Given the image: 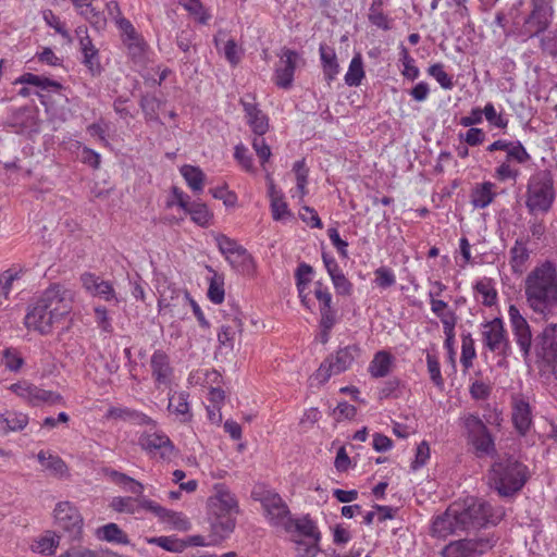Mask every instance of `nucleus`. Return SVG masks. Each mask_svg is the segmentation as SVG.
Masks as SVG:
<instances>
[{
    "mask_svg": "<svg viewBox=\"0 0 557 557\" xmlns=\"http://www.w3.org/2000/svg\"><path fill=\"white\" fill-rule=\"evenodd\" d=\"M71 310V300L65 297V290L59 285H52L28 304L24 324L28 330L48 335L54 323L65 318Z\"/></svg>",
    "mask_w": 557,
    "mask_h": 557,
    "instance_id": "nucleus-1",
    "label": "nucleus"
},
{
    "mask_svg": "<svg viewBox=\"0 0 557 557\" xmlns=\"http://www.w3.org/2000/svg\"><path fill=\"white\" fill-rule=\"evenodd\" d=\"M528 306L547 320L557 307V265L545 260L536 265L524 280Z\"/></svg>",
    "mask_w": 557,
    "mask_h": 557,
    "instance_id": "nucleus-2",
    "label": "nucleus"
},
{
    "mask_svg": "<svg viewBox=\"0 0 557 557\" xmlns=\"http://www.w3.org/2000/svg\"><path fill=\"white\" fill-rule=\"evenodd\" d=\"M488 469V485L499 497L515 498L530 480V471L527 465L512 455H496Z\"/></svg>",
    "mask_w": 557,
    "mask_h": 557,
    "instance_id": "nucleus-3",
    "label": "nucleus"
},
{
    "mask_svg": "<svg viewBox=\"0 0 557 557\" xmlns=\"http://www.w3.org/2000/svg\"><path fill=\"white\" fill-rule=\"evenodd\" d=\"M453 504L461 532L480 529L487 524L496 525L506 515L503 507L493 508L490 503L475 497H467L462 503Z\"/></svg>",
    "mask_w": 557,
    "mask_h": 557,
    "instance_id": "nucleus-4",
    "label": "nucleus"
},
{
    "mask_svg": "<svg viewBox=\"0 0 557 557\" xmlns=\"http://www.w3.org/2000/svg\"><path fill=\"white\" fill-rule=\"evenodd\" d=\"M525 207L530 214L548 212L555 200L554 178L549 170L532 174L527 185Z\"/></svg>",
    "mask_w": 557,
    "mask_h": 557,
    "instance_id": "nucleus-5",
    "label": "nucleus"
},
{
    "mask_svg": "<svg viewBox=\"0 0 557 557\" xmlns=\"http://www.w3.org/2000/svg\"><path fill=\"white\" fill-rule=\"evenodd\" d=\"M461 420L467 441L473 446L475 456L494 458L497 455L495 440L481 418L476 413H468Z\"/></svg>",
    "mask_w": 557,
    "mask_h": 557,
    "instance_id": "nucleus-6",
    "label": "nucleus"
},
{
    "mask_svg": "<svg viewBox=\"0 0 557 557\" xmlns=\"http://www.w3.org/2000/svg\"><path fill=\"white\" fill-rule=\"evenodd\" d=\"M497 541L498 537L494 533L454 541L444 547L443 557H481L491 550Z\"/></svg>",
    "mask_w": 557,
    "mask_h": 557,
    "instance_id": "nucleus-7",
    "label": "nucleus"
},
{
    "mask_svg": "<svg viewBox=\"0 0 557 557\" xmlns=\"http://www.w3.org/2000/svg\"><path fill=\"white\" fill-rule=\"evenodd\" d=\"M512 334L517 345L520 348L523 361L527 366L531 364V351L534 347V339L531 327L524 317L515 305L509 306L508 310Z\"/></svg>",
    "mask_w": 557,
    "mask_h": 557,
    "instance_id": "nucleus-8",
    "label": "nucleus"
},
{
    "mask_svg": "<svg viewBox=\"0 0 557 557\" xmlns=\"http://www.w3.org/2000/svg\"><path fill=\"white\" fill-rule=\"evenodd\" d=\"M59 529L69 534L71 540H78L83 532V517L71 502H59L53 510Z\"/></svg>",
    "mask_w": 557,
    "mask_h": 557,
    "instance_id": "nucleus-9",
    "label": "nucleus"
},
{
    "mask_svg": "<svg viewBox=\"0 0 557 557\" xmlns=\"http://www.w3.org/2000/svg\"><path fill=\"white\" fill-rule=\"evenodd\" d=\"M534 352L539 361L548 367L557 364V324L549 323L534 338Z\"/></svg>",
    "mask_w": 557,
    "mask_h": 557,
    "instance_id": "nucleus-10",
    "label": "nucleus"
},
{
    "mask_svg": "<svg viewBox=\"0 0 557 557\" xmlns=\"http://www.w3.org/2000/svg\"><path fill=\"white\" fill-rule=\"evenodd\" d=\"M138 445L149 455L159 454L161 459H170L175 453V446L163 432H143Z\"/></svg>",
    "mask_w": 557,
    "mask_h": 557,
    "instance_id": "nucleus-11",
    "label": "nucleus"
},
{
    "mask_svg": "<svg viewBox=\"0 0 557 557\" xmlns=\"http://www.w3.org/2000/svg\"><path fill=\"white\" fill-rule=\"evenodd\" d=\"M299 60V53L295 50L283 48L280 61L274 73V83L277 87L288 89L294 82V74Z\"/></svg>",
    "mask_w": 557,
    "mask_h": 557,
    "instance_id": "nucleus-12",
    "label": "nucleus"
},
{
    "mask_svg": "<svg viewBox=\"0 0 557 557\" xmlns=\"http://www.w3.org/2000/svg\"><path fill=\"white\" fill-rule=\"evenodd\" d=\"M141 508L154 513L162 522L170 523L175 530L189 531L191 529L190 521L182 512L166 509L151 499L143 498L139 500Z\"/></svg>",
    "mask_w": 557,
    "mask_h": 557,
    "instance_id": "nucleus-13",
    "label": "nucleus"
},
{
    "mask_svg": "<svg viewBox=\"0 0 557 557\" xmlns=\"http://www.w3.org/2000/svg\"><path fill=\"white\" fill-rule=\"evenodd\" d=\"M215 240L219 250L223 256H225L231 265H235L236 261L233 259V256H236L237 258H240L239 265L243 268V270H247L252 267L253 259L251 255L245 247L238 245L235 239L230 238L224 234H219L215 237Z\"/></svg>",
    "mask_w": 557,
    "mask_h": 557,
    "instance_id": "nucleus-14",
    "label": "nucleus"
},
{
    "mask_svg": "<svg viewBox=\"0 0 557 557\" xmlns=\"http://www.w3.org/2000/svg\"><path fill=\"white\" fill-rule=\"evenodd\" d=\"M458 524L456 508L454 504H450L444 512L433 518L431 535L437 539H445L448 535L458 534L461 532Z\"/></svg>",
    "mask_w": 557,
    "mask_h": 557,
    "instance_id": "nucleus-15",
    "label": "nucleus"
},
{
    "mask_svg": "<svg viewBox=\"0 0 557 557\" xmlns=\"http://www.w3.org/2000/svg\"><path fill=\"white\" fill-rule=\"evenodd\" d=\"M151 374L158 386H169L172 382L174 369L171 366L169 355L161 349L153 351L150 358Z\"/></svg>",
    "mask_w": 557,
    "mask_h": 557,
    "instance_id": "nucleus-16",
    "label": "nucleus"
},
{
    "mask_svg": "<svg viewBox=\"0 0 557 557\" xmlns=\"http://www.w3.org/2000/svg\"><path fill=\"white\" fill-rule=\"evenodd\" d=\"M226 317L230 319L231 323L223 324L218 334L219 343L227 347L230 349L234 348L235 334L243 332V313L240 312L238 306H231L230 311L226 313Z\"/></svg>",
    "mask_w": 557,
    "mask_h": 557,
    "instance_id": "nucleus-17",
    "label": "nucleus"
},
{
    "mask_svg": "<svg viewBox=\"0 0 557 557\" xmlns=\"http://www.w3.org/2000/svg\"><path fill=\"white\" fill-rule=\"evenodd\" d=\"M189 296L190 294L187 290L169 285L162 292L158 300L159 311L162 309H169L173 315H178L180 311L176 309L180 307L186 308L188 306Z\"/></svg>",
    "mask_w": 557,
    "mask_h": 557,
    "instance_id": "nucleus-18",
    "label": "nucleus"
},
{
    "mask_svg": "<svg viewBox=\"0 0 557 557\" xmlns=\"http://www.w3.org/2000/svg\"><path fill=\"white\" fill-rule=\"evenodd\" d=\"M240 104L247 117V123L257 136H263L269 131V119L253 101L240 99Z\"/></svg>",
    "mask_w": 557,
    "mask_h": 557,
    "instance_id": "nucleus-19",
    "label": "nucleus"
},
{
    "mask_svg": "<svg viewBox=\"0 0 557 557\" xmlns=\"http://www.w3.org/2000/svg\"><path fill=\"white\" fill-rule=\"evenodd\" d=\"M483 342L484 345L493 352L498 350L502 344L508 338L507 331L504 327L503 320L495 318L483 324Z\"/></svg>",
    "mask_w": 557,
    "mask_h": 557,
    "instance_id": "nucleus-20",
    "label": "nucleus"
},
{
    "mask_svg": "<svg viewBox=\"0 0 557 557\" xmlns=\"http://www.w3.org/2000/svg\"><path fill=\"white\" fill-rule=\"evenodd\" d=\"M5 125L15 128L16 133H22L26 129H34L37 126V116L34 109L24 106L12 110Z\"/></svg>",
    "mask_w": 557,
    "mask_h": 557,
    "instance_id": "nucleus-21",
    "label": "nucleus"
},
{
    "mask_svg": "<svg viewBox=\"0 0 557 557\" xmlns=\"http://www.w3.org/2000/svg\"><path fill=\"white\" fill-rule=\"evenodd\" d=\"M361 349L358 345L352 344L339 348L335 355H331L326 359L331 363L333 372L339 374L348 370L352 362L360 356Z\"/></svg>",
    "mask_w": 557,
    "mask_h": 557,
    "instance_id": "nucleus-22",
    "label": "nucleus"
},
{
    "mask_svg": "<svg viewBox=\"0 0 557 557\" xmlns=\"http://www.w3.org/2000/svg\"><path fill=\"white\" fill-rule=\"evenodd\" d=\"M236 525V519L232 516L218 515L216 519L211 523L208 545L216 546L226 540Z\"/></svg>",
    "mask_w": 557,
    "mask_h": 557,
    "instance_id": "nucleus-23",
    "label": "nucleus"
},
{
    "mask_svg": "<svg viewBox=\"0 0 557 557\" xmlns=\"http://www.w3.org/2000/svg\"><path fill=\"white\" fill-rule=\"evenodd\" d=\"M107 418L129 421L137 425H149L151 430L157 428V422L141 411L127 407H110L107 411Z\"/></svg>",
    "mask_w": 557,
    "mask_h": 557,
    "instance_id": "nucleus-24",
    "label": "nucleus"
},
{
    "mask_svg": "<svg viewBox=\"0 0 557 557\" xmlns=\"http://www.w3.org/2000/svg\"><path fill=\"white\" fill-rule=\"evenodd\" d=\"M262 506L275 525L289 515V509L277 493H270L261 500Z\"/></svg>",
    "mask_w": 557,
    "mask_h": 557,
    "instance_id": "nucleus-25",
    "label": "nucleus"
},
{
    "mask_svg": "<svg viewBox=\"0 0 557 557\" xmlns=\"http://www.w3.org/2000/svg\"><path fill=\"white\" fill-rule=\"evenodd\" d=\"M512 423L520 435H525L532 424L530 404L524 399H518L512 407Z\"/></svg>",
    "mask_w": 557,
    "mask_h": 557,
    "instance_id": "nucleus-26",
    "label": "nucleus"
},
{
    "mask_svg": "<svg viewBox=\"0 0 557 557\" xmlns=\"http://www.w3.org/2000/svg\"><path fill=\"white\" fill-rule=\"evenodd\" d=\"M494 187H495V184L492 182H483V183L476 184L472 188V191L470 195L471 205L478 209H484V208L488 207L497 196V194L495 191H493Z\"/></svg>",
    "mask_w": 557,
    "mask_h": 557,
    "instance_id": "nucleus-27",
    "label": "nucleus"
},
{
    "mask_svg": "<svg viewBox=\"0 0 557 557\" xmlns=\"http://www.w3.org/2000/svg\"><path fill=\"white\" fill-rule=\"evenodd\" d=\"M510 267L515 274H522L525 269V263L530 258V250L527 247V240L518 238L515 245L510 248Z\"/></svg>",
    "mask_w": 557,
    "mask_h": 557,
    "instance_id": "nucleus-28",
    "label": "nucleus"
},
{
    "mask_svg": "<svg viewBox=\"0 0 557 557\" xmlns=\"http://www.w3.org/2000/svg\"><path fill=\"white\" fill-rule=\"evenodd\" d=\"M319 52L324 77L330 83L335 79L339 72V65L337 63L335 50L326 44H321L319 47Z\"/></svg>",
    "mask_w": 557,
    "mask_h": 557,
    "instance_id": "nucleus-29",
    "label": "nucleus"
},
{
    "mask_svg": "<svg viewBox=\"0 0 557 557\" xmlns=\"http://www.w3.org/2000/svg\"><path fill=\"white\" fill-rule=\"evenodd\" d=\"M103 474L108 476L112 482L117 485L127 487V491L132 494L140 495L144 492V485L131 478L129 475L122 473L111 468H103Z\"/></svg>",
    "mask_w": 557,
    "mask_h": 557,
    "instance_id": "nucleus-30",
    "label": "nucleus"
},
{
    "mask_svg": "<svg viewBox=\"0 0 557 557\" xmlns=\"http://www.w3.org/2000/svg\"><path fill=\"white\" fill-rule=\"evenodd\" d=\"M393 359L391 352L385 350L377 351L369 364L371 376L375 379L385 377L391 371Z\"/></svg>",
    "mask_w": 557,
    "mask_h": 557,
    "instance_id": "nucleus-31",
    "label": "nucleus"
},
{
    "mask_svg": "<svg viewBox=\"0 0 557 557\" xmlns=\"http://www.w3.org/2000/svg\"><path fill=\"white\" fill-rule=\"evenodd\" d=\"M28 423V416L22 412L0 414V434L23 430Z\"/></svg>",
    "mask_w": 557,
    "mask_h": 557,
    "instance_id": "nucleus-32",
    "label": "nucleus"
},
{
    "mask_svg": "<svg viewBox=\"0 0 557 557\" xmlns=\"http://www.w3.org/2000/svg\"><path fill=\"white\" fill-rule=\"evenodd\" d=\"M553 2L554 0H530L531 11L528 16L550 25L555 13Z\"/></svg>",
    "mask_w": 557,
    "mask_h": 557,
    "instance_id": "nucleus-33",
    "label": "nucleus"
},
{
    "mask_svg": "<svg viewBox=\"0 0 557 557\" xmlns=\"http://www.w3.org/2000/svg\"><path fill=\"white\" fill-rule=\"evenodd\" d=\"M97 537L101 541L115 544H129L127 534L116 524L110 522L97 530Z\"/></svg>",
    "mask_w": 557,
    "mask_h": 557,
    "instance_id": "nucleus-34",
    "label": "nucleus"
},
{
    "mask_svg": "<svg viewBox=\"0 0 557 557\" xmlns=\"http://www.w3.org/2000/svg\"><path fill=\"white\" fill-rule=\"evenodd\" d=\"M189 394L186 392L174 393L170 396L169 410H172L175 414L182 416V422H189L193 414L189 410L188 404Z\"/></svg>",
    "mask_w": 557,
    "mask_h": 557,
    "instance_id": "nucleus-35",
    "label": "nucleus"
},
{
    "mask_svg": "<svg viewBox=\"0 0 557 557\" xmlns=\"http://www.w3.org/2000/svg\"><path fill=\"white\" fill-rule=\"evenodd\" d=\"M62 396L52 391L42 389L34 384H32V388L29 391V396L27 401L32 406H39L41 404H58L62 401Z\"/></svg>",
    "mask_w": 557,
    "mask_h": 557,
    "instance_id": "nucleus-36",
    "label": "nucleus"
},
{
    "mask_svg": "<svg viewBox=\"0 0 557 557\" xmlns=\"http://www.w3.org/2000/svg\"><path fill=\"white\" fill-rule=\"evenodd\" d=\"M181 174L193 191H202L205 174L200 168L185 164L181 168Z\"/></svg>",
    "mask_w": 557,
    "mask_h": 557,
    "instance_id": "nucleus-37",
    "label": "nucleus"
},
{
    "mask_svg": "<svg viewBox=\"0 0 557 557\" xmlns=\"http://www.w3.org/2000/svg\"><path fill=\"white\" fill-rule=\"evenodd\" d=\"M15 84H26L39 87L40 89L54 88L60 90L63 88L62 84L51 78L39 76L33 73H24L16 81Z\"/></svg>",
    "mask_w": 557,
    "mask_h": 557,
    "instance_id": "nucleus-38",
    "label": "nucleus"
},
{
    "mask_svg": "<svg viewBox=\"0 0 557 557\" xmlns=\"http://www.w3.org/2000/svg\"><path fill=\"white\" fill-rule=\"evenodd\" d=\"M364 77L363 61L360 53L351 59L348 72L345 75V83L350 87H357Z\"/></svg>",
    "mask_w": 557,
    "mask_h": 557,
    "instance_id": "nucleus-39",
    "label": "nucleus"
},
{
    "mask_svg": "<svg viewBox=\"0 0 557 557\" xmlns=\"http://www.w3.org/2000/svg\"><path fill=\"white\" fill-rule=\"evenodd\" d=\"M289 522L294 524L295 531L298 534L311 539L312 542H320L321 533L315 523L309 517L297 520L289 518Z\"/></svg>",
    "mask_w": 557,
    "mask_h": 557,
    "instance_id": "nucleus-40",
    "label": "nucleus"
},
{
    "mask_svg": "<svg viewBox=\"0 0 557 557\" xmlns=\"http://www.w3.org/2000/svg\"><path fill=\"white\" fill-rule=\"evenodd\" d=\"M539 48L543 55L557 58V28L545 30L539 38Z\"/></svg>",
    "mask_w": 557,
    "mask_h": 557,
    "instance_id": "nucleus-41",
    "label": "nucleus"
},
{
    "mask_svg": "<svg viewBox=\"0 0 557 557\" xmlns=\"http://www.w3.org/2000/svg\"><path fill=\"white\" fill-rule=\"evenodd\" d=\"M185 212L190 215L194 223L202 227L208 226L213 218L212 212L202 202H193Z\"/></svg>",
    "mask_w": 557,
    "mask_h": 557,
    "instance_id": "nucleus-42",
    "label": "nucleus"
},
{
    "mask_svg": "<svg viewBox=\"0 0 557 557\" xmlns=\"http://www.w3.org/2000/svg\"><path fill=\"white\" fill-rule=\"evenodd\" d=\"M161 101L153 95H143L139 101V106L144 112L147 121H153L162 124L158 115Z\"/></svg>",
    "mask_w": 557,
    "mask_h": 557,
    "instance_id": "nucleus-43",
    "label": "nucleus"
},
{
    "mask_svg": "<svg viewBox=\"0 0 557 557\" xmlns=\"http://www.w3.org/2000/svg\"><path fill=\"white\" fill-rule=\"evenodd\" d=\"M506 152L507 162L513 161L519 164H524L531 160L530 153L527 151L525 147L519 140L509 141Z\"/></svg>",
    "mask_w": 557,
    "mask_h": 557,
    "instance_id": "nucleus-44",
    "label": "nucleus"
},
{
    "mask_svg": "<svg viewBox=\"0 0 557 557\" xmlns=\"http://www.w3.org/2000/svg\"><path fill=\"white\" fill-rule=\"evenodd\" d=\"M213 276L210 278L207 296L213 304H222L224 300V278L222 275L213 272Z\"/></svg>",
    "mask_w": 557,
    "mask_h": 557,
    "instance_id": "nucleus-45",
    "label": "nucleus"
},
{
    "mask_svg": "<svg viewBox=\"0 0 557 557\" xmlns=\"http://www.w3.org/2000/svg\"><path fill=\"white\" fill-rule=\"evenodd\" d=\"M399 61L404 65L401 74L409 81H414L419 77L420 71L414 65V59L410 57L408 49L401 44L400 45V59Z\"/></svg>",
    "mask_w": 557,
    "mask_h": 557,
    "instance_id": "nucleus-46",
    "label": "nucleus"
},
{
    "mask_svg": "<svg viewBox=\"0 0 557 557\" xmlns=\"http://www.w3.org/2000/svg\"><path fill=\"white\" fill-rule=\"evenodd\" d=\"M549 24H546L540 20H533L530 16H525L522 25V34L527 36V38H539L547 28H549Z\"/></svg>",
    "mask_w": 557,
    "mask_h": 557,
    "instance_id": "nucleus-47",
    "label": "nucleus"
},
{
    "mask_svg": "<svg viewBox=\"0 0 557 557\" xmlns=\"http://www.w3.org/2000/svg\"><path fill=\"white\" fill-rule=\"evenodd\" d=\"M461 339H462V345H461L460 362L466 369H468L472 366V361L476 356L475 348H474V341L470 333L462 334Z\"/></svg>",
    "mask_w": 557,
    "mask_h": 557,
    "instance_id": "nucleus-48",
    "label": "nucleus"
},
{
    "mask_svg": "<svg viewBox=\"0 0 557 557\" xmlns=\"http://www.w3.org/2000/svg\"><path fill=\"white\" fill-rule=\"evenodd\" d=\"M149 544H154L168 552L182 553L184 552V545L182 539L175 536H157L147 540Z\"/></svg>",
    "mask_w": 557,
    "mask_h": 557,
    "instance_id": "nucleus-49",
    "label": "nucleus"
},
{
    "mask_svg": "<svg viewBox=\"0 0 557 557\" xmlns=\"http://www.w3.org/2000/svg\"><path fill=\"white\" fill-rule=\"evenodd\" d=\"M4 367L11 372H17L24 364V359L16 348L9 347L2 352Z\"/></svg>",
    "mask_w": 557,
    "mask_h": 557,
    "instance_id": "nucleus-50",
    "label": "nucleus"
},
{
    "mask_svg": "<svg viewBox=\"0 0 557 557\" xmlns=\"http://www.w3.org/2000/svg\"><path fill=\"white\" fill-rule=\"evenodd\" d=\"M428 73H429V75H431L432 77H434L436 79V82L441 85L442 88L447 89V90L453 89V87H454L453 76H450L449 74H447L444 71V65L442 63L432 64L428 69Z\"/></svg>",
    "mask_w": 557,
    "mask_h": 557,
    "instance_id": "nucleus-51",
    "label": "nucleus"
},
{
    "mask_svg": "<svg viewBox=\"0 0 557 557\" xmlns=\"http://www.w3.org/2000/svg\"><path fill=\"white\" fill-rule=\"evenodd\" d=\"M234 158L246 172H256L252 156L249 153L248 148L245 147L243 144H238L235 146Z\"/></svg>",
    "mask_w": 557,
    "mask_h": 557,
    "instance_id": "nucleus-52",
    "label": "nucleus"
},
{
    "mask_svg": "<svg viewBox=\"0 0 557 557\" xmlns=\"http://www.w3.org/2000/svg\"><path fill=\"white\" fill-rule=\"evenodd\" d=\"M216 498L220 503V515L231 516L232 512L238 513L239 509L237 500L230 492H219Z\"/></svg>",
    "mask_w": 557,
    "mask_h": 557,
    "instance_id": "nucleus-53",
    "label": "nucleus"
},
{
    "mask_svg": "<svg viewBox=\"0 0 557 557\" xmlns=\"http://www.w3.org/2000/svg\"><path fill=\"white\" fill-rule=\"evenodd\" d=\"M444 329V334L447 336V343L450 341L451 336H455V327L458 321V317L454 310L447 309L442 313L436 315Z\"/></svg>",
    "mask_w": 557,
    "mask_h": 557,
    "instance_id": "nucleus-54",
    "label": "nucleus"
},
{
    "mask_svg": "<svg viewBox=\"0 0 557 557\" xmlns=\"http://www.w3.org/2000/svg\"><path fill=\"white\" fill-rule=\"evenodd\" d=\"M426 364L431 381L438 389L442 391L444 388V380L441 374V367L437 357L435 355L428 354Z\"/></svg>",
    "mask_w": 557,
    "mask_h": 557,
    "instance_id": "nucleus-55",
    "label": "nucleus"
},
{
    "mask_svg": "<svg viewBox=\"0 0 557 557\" xmlns=\"http://www.w3.org/2000/svg\"><path fill=\"white\" fill-rule=\"evenodd\" d=\"M482 112L492 126L497 128H506L508 126V119L504 117L502 113H497L492 102H487Z\"/></svg>",
    "mask_w": 557,
    "mask_h": 557,
    "instance_id": "nucleus-56",
    "label": "nucleus"
},
{
    "mask_svg": "<svg viewBox=\"0 0 557 557\" xmlns=\"http://www.w3.org/2000/svg\"><path fill=\"white\" fill-rule=\"evenodd\" d=\"M183 7L190 14L198 16V22L200 24H207L211 17V15L206 11L200 0H185Z\"/></svg>",
    "mask_w": 557,
    "mask_h": 557,
    "instance_id": "nucleus-57",
    "label": "nucleus"
},
{
    "mask_svg": "<svg viewBox=\"0 0 557 557\" xmlns=\"http://www.w3.org/2000/svg\"><path fill=\"white\" fill-rule=\"evenodd\" d=\"M374 283L381 288L392 287L396 283L395 274L389 268L380 267L374 271Z\"/></svg>",
    "mask_w": 557,
    "mask_h": 557,
    "instance_id": "nucleus-58",
    "label": "nucleus"
},
{
    "mask_svg": "<svg viewBox=\"0 0 557 557\" xmlns=\"http://www.w3.org/2000/svg\"><path fill=\"white\" fill-rule=\"evenodd\" d=\"M401 382L397 377L388 379L383 383V386L380 388L379 392V398L380 399H386V398H398L400 396V388Z\"/></svg>",
    "mask_w": 557,
    "mask_h": 557,
    "instance_id": "nucleus-59",
    "label": "nucleus"
},
{
    "mask_svg": "<svg viewBox=\"0 0 557 557\" xmlns=\"http://www.w3.org/2000/svg\"><path fill=\"white\" fill-rule=\"evenodd\" d=\"M475 292L483 296V305L486 307H492L495 305L497 299V292L495 288L490 287V283H485L483 281L476 282L474 285Z\"/></svg>",
    "mask_w": 557,
    "mask_h": 557,
    "instance_id": "nucleus-60",
    "label": "nucleus"
},
{
    "mask_svg": "<svg viewBox=\"0 0 557 557\" xmlns=\"http://www.w3.org/2000/svg\"><path fill=\"white\" fill-rule=\"evenodd\" d=\"M271 211L272 218L275 221H280L285 216H290L292 213L288 209L286 201L284 200V195L273 198L271 201Z\"/></svg>",
    "mask_w": 557,
    "mask_h": 557,
    "instance_id": "nucleus-61",
    "label": "nucleus"
},
{
    "mask_svg": "<svg viewBox=\"0 0 557 557\" xmlns=\"http://www.w3.org/2000/svg\"><path fill=\"white\" fill-rule=\"evenodd\" d=\"M42 17L45 22L52 27L58 34H60L63 38L70 39V34L65 29L64 25L60 22V18L52 12V10L47 9L42 11Z\"/></svg>",
    "mask_w": 557,
    "mask_h": 557,
    "instance_id": "nucleus-62",
    "label": "nucleus"
},
{
    "mask_svg": "<svg viewBox=\"0 0 557 557\" xmlns=\"http://www.w3.org/2000/svg\"><path fill=\"white\" fill-rule=\"evenodd\" d=\"M82 13L85 14L86 18L97 30L104 29L107 25L104 15L97 11L91 4H87L86 11Z\"/></svg>",
    "mask_w": 557,
    "mask_h": 557,
    "instance_id": "nucleus-63",
    "label": "nucleus"
},
{
    "mask_svg": "<svg viewBox=\"0 0 557 557\" xmlns=\"http://www.w3.org/2000/svg\"><path fill=\"white\" fill-rule=\"evenodd\" d=\"M252 148L255 149L258 158L260 159V163L263 166L272 154L270 146L265 143L264 138L258 136L252 140Z\"/></svg>",
    "mask_w": 557,
    "mask_h": 557,
    "instance_id": "nucleus-64",
    "label": "nucleus"
}]
</instances>
